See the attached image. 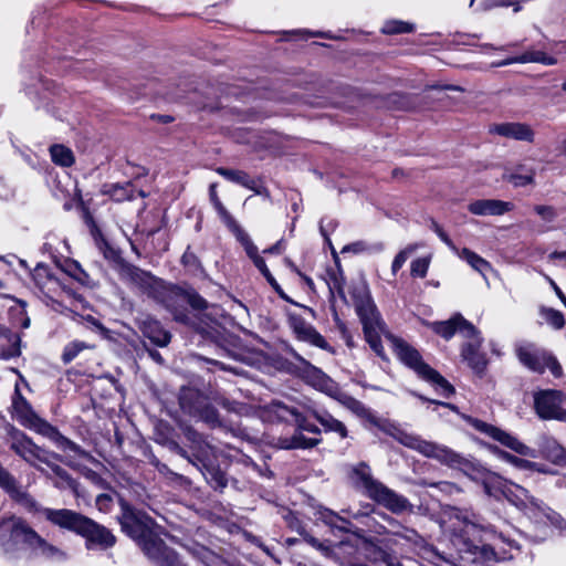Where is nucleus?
<instances>
[{"mask_svg":"<svg viewBox=\"0 0 566 566\" xmlns=\"http://www.w3.org/2000/svg\"><path fill=\"white\" fill-rule=\"evenodd\" d=\"M0 488L29 513L42 514L51 524L84 537L87 548L96 545L106 549L114 546L116 542L109 530L81 513L67 509L55 510L42 506L1 463Z\"/></svg>","mask_w":566,"mask_h":566,"instance_id":"obj_1","label":"nucleus"},{"mask_svg":"<svg viewBox=\"0 0 566 566\" xmlns=\"http://www.w3.org/2000/svg\"><path fill=\"white\" fill-rule=\"evenodd\" d=\"M452 461L449 467L460 470L470 480L480 484L488 496L495 500L507 499L516 506L524 509L526 514L536 522L547 520L555 523L557 521V514L542 501L531 495L526 489L509 483L499 474L485 469L481 463L464 458L460 453L455 452Z\"/></svg>","mask_w":566,"mask_h":566,"instance_id":"obj_2","label":"nucleus"},{"mask_svg":"<svg viewBox=\"0 0 566 566\" xmlns=\"http://www.w3.org/2000/svg\"><path fill=\"white\" fill-rule=\"evenodd\" d=\"M448 530L452 533V542L458 549L455 555L450 554L446 558L451 565L478 566L481 559L495 558V552L490 545L478 546L471 542V537H480L481 541L502 538L491 525H483L475 514L452 509Z\"/></svg>","mask_w":566,"mask_h":566,"instance_id":"obj_3","label":"nucleus"},{"mask_svg":"<svg viewBox=\"0 0 566 566\" xmlns=\"http://www.w3.org/2000/svg\"><path fill=\"white\" fill-rule=\"evenodd\" d=\"M122 530L133 538L147 558L156 566H187L178 553L166 545L157 531V524L145 512L120 501Z\"/></svg>","mask_w":566,"mask_h":566,"instance_id":"obj_4","label":"nucleus"},{"mask_svg":"<svg viewBox=\"0 0 566 566\" xmlns=\"http://www.w3.org/2000/svg\"><path fill=\"white\" fill-rule=\"evenodd\" d=\"M0 541L21 543L30 553L51 562H64L67 554L61 547L40 535L24 518L17 515L0 517Z\"/></svg>","mask_w":566,"mask_h":566,"instance_id":"obj_5","label":"nucleus"},{"mask_svg":"<svg viewBox=\"0 0 566 566\" xmlns=\"http://www.w3.org/2000/svg\"><path fill=\"white\" fill-rule=\"evenodd\" d=\"M94 240L97 249L104 255V258L109 261L114 269L117 271L119 277L136 287H138L143 293L144 291H149L156 296H160L164 287L157 282V277L151 275L149 272H146L128 262H126L122 255L120 251L114 248L102 234L98 229L93 231Z\"/></svg>","mask_w":566,"mask_h":566,"instance_id":"obj_6","label":"nucleus"},{"mask_svg":"<svg viewBox=\"0 0 566 566\" xmlns=\"http://www.w3.org/2000/svg\"><path fill=\"white\" fill-rule=\"evenodd\" d=\"M352 296L356 313L363 325L366 342L377 356L381 359H386L385 349L380 339V335L385 333V323L370 297L367 286L365 284L355 286Z\"/></svg>","mask_w":566,"mask_h":566,"instance_id":"obj_7","label":"nucleus"},{"mask_svg":"<svg viewBox=\"0 0 566 566\" xmlns=\"http://www.w3.org/2000/svg\"><path fill=\"white\" fill-rule=\"evenodd\" d=\"M398 359L412 369L418 377L436 386L437 391L444 398L454 394L453 386L436 369L423 361L420 353L406 340L391 334H386Z\"/></svg>","mask_w":566,"mask_h":566,"instance_id":"obj_8","label":"nucleus"},{"mask_svg":"<svg viewBox=\"0 0 566 566\" xmlns=\"http://www.w3.org/2000/svg\"><path fill=\"white\" fill-rule=\"evenodd\" d=\"M13 417L20 422L21 426L33 430L34 432L53 441L57 447L69 449L73 452H80V446L63 436L59 429L41 418L29 403V401L15 388L14 397L12 399Z\"/></svg>","mask_w":566,"mask_h":566,"instance_id":"obj_9","label":"nucleus"},{"mask_svg":"<svg viewBox=\"0 0 566 566\" xmlns=\"http://www.w3.org/2000/svg\"><path fill=\"white\" fill-rule=\"evenodd\" d=\"M353 472L363 486L365 494L379 505L384 506L394 514H400L403 512H411L412 504L407 497L398 494L394 490L386 486L380 481L374 479L371 475L370 468L367 463L360 462L354 469Z\"/></svg>","mask_w":566,"mask_h":566,"instance_id":"obj_10","label":"nucleus"},{"mask_svg":"<svg viewBox=\"0 0 566 566\" xmlns=\"http://www.w3.org/2000/svg\"><path fill=\"white\" fill-rule=\"evenodd\" d=\"M3 428L6 430V441L10 449L28 464L50 478L48 472L40 465V462H48V450L38 446L13 424L4 422Z\"/></svg>","mask_w":566,"mask_h":566,"instance_id":"obj_11","label":"nucleus"},{"mask_svg":"<svg viewBox=\"0 0 566 566\" xmlns=\"http://www.w3.org/2000/svg\"><path fill=\"white\" fill-rule=\"evenodd\" d=\"M313 374V385L335 398L340 405L350 410L359 418H364L376 427H380V419L361 401L353 396L340 391L336 384L322 370L311 366Z\"/></svg>","mask_w":566,"mask_h":566,"instance_id":"obj_12","label":"nucleus"},{"mask_svg":"<svg viewBox=\"0 0 566 566\" xmlns=\"http://www.w3.org/2000/svg\"><path fill=\"white\" fill-rule=\"evenodd\" d=\"M379 428L388 432L391 437H394V439H396L402 446L416 450L427 458L436 459L440 463L448 467L450 465L451 462H453L452 460L455 454V451L451 450L446 446H440L434 442L423 440L419 436L408 433L397 428H392V430H389L385 428L381 423Z\"/></svg>","mask_w":566,"mask_h":566,"instance_id":"obj_13","label":"nucleus"},{"mask_svg":"<svg viewBox=\"0 0 566 566\" xmlns=\"http://www.w3.org/2000/svg\"><path fill=\"white\" fill-rule=\"evenodd\" d=\"M379 428L388 432L391 437H394V439H396L402 446L416 450L427 458L436 459L440 463L448 467L450 465L451 462H453L452 460L455 454V451L451 450L446 446H440L434 442L423 440L419 436L408 433L397 428H392V430H389L385 428L381 423Z\"/></svg>","mask_w":566,"mask_h":566,"instance_id":"obj_14","label":"nucleus"},{"mask_svg":"<svg viewBox=\"0 0 566 566\" xmlns=\"http://www.w3.org/2000/svg\"><path fill=\"white\" fill-rule=\"evenodd\" d=\"M518 360L532 371L543 374L548 369L555 378L563 376V368L551 353L535 348L533 345L516 348Z\"/></svg>","mask_w":566,"mask_h":566,"instance_id":"obj_15","label":"nucleus"},{"mask_svg":"<svg viewBox=\"0 0 566 566\" xmlns=\"http://www.w3.org/2000/svg\"><path fill=\"white\" fill-rule=\"evenodd\" d=\"M565 395L560 390L546 389L534 395V407L543 420L566 422V409L562 408Z\"/></svg>","mask_w":566,"mask_h":566,"instance_id":"obj_16","label":"nucleus"},{"mask_svg":"<svg viewBox=\"0 0 566 566\" xmlns=\"http://www.w3.org/2000/svg\"><path fill=\"white\" fill-rule=\"evenodd\" d=\"M157 282H159L165 290L160 293V296H156L149 291H144V293L158 303L164 304L167 308L172 310L179 300L186 301L195 310L201 311L208 307L207 301L196 291H185L176 285L167 284L160 279H157Z\"/></svg>","mask_w":566,"mask_h":566,"instance_id":"obj_17","label":"nucleus"},{"mask_svg":"<svg viewBox=\"0 0 566 566\" xmlns=\"http://www.w3.org/2000/svg\"><path fill=\"white\" fill-rule=\"evenodd\" d=\"M296 423V430L290 437H279L275 441V446L280 449L291 450V449H311L317 446L321 442L318 438H306L303 432H311L314 434H319L321 429L311 423L301 413L296 417L294 421Z\"/></svg>","mask_w":566,"mask_h":566,"instance_id":"obj_18","label":"nucleus"},{"mask_svg":"<svg viewBox=\"0 0 566 566\" xmlns=\"http://www.w3.org/2000/svg\"><path fill=\"white\" fill-rule=\"evenodd\" d=\"M472 426L480 432L488 434L492 439L499 441L504 447L513 450L514 452L521 455L531 458L535 457V451L533 449L518 441L517 438L513 437L509 432L501 430L500 428H496L492 424H489L478 419L472 421Z\"/></svg>","mask_w":566,"mask_h":566,"instance_id":"obj_19","label":"nucleus"},{"mask_svg":"<svg viewBox=\"0 0 566 566\" xmlns=\"http://www.w3.org/2000/svg\"><path fill=\"white\" fill-rule=\"evenodd\" d=\"M469 340L462 345L461 357L468 366L480 377L484 375L488 367V359L481 352L483 338L476 329V335L467 337Z\"/></svg>","mask_w":566,"mask_h":566,"instance_id":"obj_20","label":"nucleus"},{"mask_svg":"<svg viewBox=\"0 0 566 566\" xmlns=\"http://www.w3.org/2000/svg\"><path fill=\"white\" fill-rule=\"evenodd\" d=\"M430 327L446 340L451 339L455 333L463 337L476 335V327L460 314L453 315L448 321L433 322L430 324Z\"/></svg>","mask_w":566,"mask_h":566,"instance_id":"obj_21","label":"nucleus"},{"mask_svg":"<svg viewBox=\"0 0 566 566\" xmlns=\"http://www.w3.org/2000/svg\"><path fill=\"white\" fill-rule=\"evenodd\" d=\"M490 133L527 143H533L535 136L532 127L524 123L494 124L490 127Z\"/></svg>","mask_w":566,"mask_h":566,"instance_id":"obj_22","label":"nucleus"},{"mask_svg":"<svg viewBox=\"0 0 566 566\" xmlns=\"http://www.w3.org/2000/svg\"><path fill=\"white\" fill-rule=\"evenodd\" d=\"M512 209V203L496 199H479L468 205L474 216H502Z\"/></svg>","mask_w":566,"mask_h":566,"instance_id":"obj_23","label":"nucleus"},{"mask_svg":"<svg viewBox=\"0 0 566 566\" xmlns=\"http://www.w3.org/2000/svg\"><path fill=\"white\" fill-rule=\"evenodd\" d=\"M140 329L144 336L157 346L165 347L170 343V333L164 329L160 323L153 317H145L140 322Z\"/></svg>","mask_w":566,"mask_h":566,"instance_id":"obj_24","label":"nucleus"},{"mask_svg":"<svg viewBox=\"0 0 566 566\" xmlns=\"http://www.w3.org/2000/svg\"><path fill=\"white\" fill-rule=\"evenodd\" d=\"M207 398L197 389L182 387L179 394V406L185 413L195 416Z\"/></svg>","mask_w":566,"mask_h":566,"instance_id":"obj_25","label":"nucleus"},{"mask_svg":"<svg viewBox=\"0 0 566 566\" xmlns=\"http://www.w3.org/2000/svg\"><path fill=\"white\" fill-rule=\"evenodd\" d=\"M538 447L542 454L555 464H563L566 461V450L554 438L543 436L539 438Z\"/></svg>","mask_w":566,"mask_h":566,"instance_id":"obj_26","label":"nucleus"},{"mask_svg":"<svg viewBox=\"0 0 566 566\" xmlns=\"http://www.w3.org/2000/svg\"><path fill=\"white\" fill-rule=\"evenodd\" d=\"M310 413L314 419H316L322 424L325 432H335L342 439L347 437L348 431L346 426L342 421L334 418L328 411L321 409H311Z\"/></svg>","mask_w":566,"mask_h":566,"instance_id":"obj_27","label":"nucleus"},{"mask_svg":"<svg viewBox=\"0 0 566 566\" xmlns=\"http://www.w3.org/2000/svg\"><path fill=\"white\" fill-rule=\"evenodd\" d=\"M535 174L534 167L518 165L512 171H506L503 178L514 187H525L535 184Z\"/></svg>","mask_w":566,"mask_h":566,"instance_id":"obj_28","label":"nucleus"},{"mask_svg":"<svg viewBox=\"0 0 566 566\" xmlns=\"http://www.w3.org/2000/svg\"><path fill=\"white\" fill-rule=\"evenodd\" d=\"M514 63H521V64L541 63L544 65H554V64H556V59L547 55L543 51H534L533 50V51H526L523 54H521L520 56L509 57L502 62H499L495 65L504 66V65H510V64H514Z\"/></svg>","mask_w":566,"mask_h":566,"instance_id":"obj_29","label":"nucleus"},{"mask_svg":"<svg viewBox=\"0 0 566 566\" xmlns=\"http://www.w3.org/2000/svg\"><path fill=\"white\" fill-rule=\"evenodd\" d=\"M217 172L231 182L241 185L247 189L253 190L255 193H261L260 189L258 188V182L254 179H251L249 175L242 170L220 167L217 169Z\"/></svg>","mask_w":566,"mask_h":566,"instance_id":"obj_30","label":"nucleus"},{"mask_svg":"<svg viewBox=\"0 0 566 566\" xmlns=\"http://www.w3.org/2000/svg\"><path fill=\"white\" fill-rule=\"evenodd\" d=\"M46 460L48 462H40V465H46L55 476L61 479L70 489L75 490L77 485L76 481L67 473L66 470H64L56 463L57 461L61 460V455L59 453L48 450Z\"/></svg>","mask_w":566,"mask_h":566,"instance_id":"obj_31","label":"nucleus"},{"mask_svg":"<svg viewBox=\"0 0 566 566\" xmlns=\"http://www.w3.org/2000/svg\"><path fill=\"white\" fill-rule=\"evenodd\" d=\"M103 195L109 196L115 201L133 200L135 199L133 185L127 182L125 185L105 184L101 189Z\"/></svg>","mask_w":566,"mask_h":566,"instance_id":"obj_32","label":"nucleus"},{"mask_svg":"<svg viewBox=\"0 0 566 566\" xmlns=\"http://www.w3.org/2000/svg\"><path fill=\"white\" fill-rule=\"evenodd\" d=\"M49 150L52 161L57 166L71 167L75 161L73 151L64 145H52Z\"/></svg>","mask_w":566,"mask_h":566,"instance_id":"obj_33","label":"nucleus"},{"mask_svg":"<svg viewBox=\"0 0 566 566\" xmlns=\"http://www.w3.org/2000/svg\"><path fill=\"white\" fill-rule=\"evenodd\" d=\"M32 277L36 286L44 291L45 289L50 292L53 285L57 284V280L50 273L46 265L39 264L32 272Z\"/></svg>","mask_w":566,"mask_h":566,"instance_id":"obj_34","label":"nucleus"},{"mask_svg":"<svg viewBox=\"0 0 566 566\" xmlns=\"http://www.w3.org/2000/svg\"><path fill=\"white\" fill-rule=\"evenodd\" d=\"M461 259L465 260L475 271H478L483 276L491 270V264L478 255L475 252L469 250L468 248H463L455 252Z\"/></svg>","mask_w":566,"mask_h":566,"instance_id":"obj_35","label":"nucleus"},{"mask_svg":"<svg viewBox=\"0 0 566 566\" xmlns=\"http://www.w3.org/2000/svg\"><path fill=\"white\" fill-rule=\"evenodd\" d=\"M390 521L394 526V528L391 531H387L386 527L379 526V527H374V532H376L378 534L390 533L394 536L402 538L407 542L417 543L419 535L415 530L398 525V523L394 520H390Z\"/></svg>","mask_w":566,"mask_h":566,"instance_id":"obj_36","label":"nucleus"},{"mask_svg":"<svg viewBox=\"0 0 566 566\" xmlns=\"http://www.w3.org/2000/svg\"><path fill=\"white\" fill-rule=\"evenodd\" d=\"M193 417L199 418L210 428H218L222 426L218 410L212 405H210L208 400L202 403L198 410V413H196Z\"/></svg>","mask_w":566,"mask_h":566,"instance_id":"obj_37","label":"nucleus"},{"mask_svg":"<svg viewBox=\"0 0 566 566\" xmlns=\"http://www.w3.org/2000/svg\"><path fill=\"white\" fill-rule=\"evenodd\" d=\"M90 348H93V346L85 342H81V340L70 342L69 344L65 345L62 356H61V359H62L63 364L67 365L71 361H73L80 355L81 352H83L84 349H90Z\"/></svg>","mask_w":566,"mask_h":566,"instance_id":"obj_38","label":"nucleus"},{"mask_svg":"<svg viewBox=\"0 0 566 566\" xmlns=\"http://www.w3.org/2000/svg\"><path fill=\"white\" fill-rule=\"evenodd\" d=\"M539 314L546 321V323L555 329H560L564 327L565 319L562 312L552 307L543 306L539 308Z\"/></svg>","mask_w":566,"mask_h":566,"instance_id":"obj_39","label":"nucleus"},{"mask_svg":"<svg viewBox=\"0 0 566 566\" xmlns=\"http://www.w3.org/2000/svg\"><path fill=\"white\" fill-rule=\"evenodd\" d=\"M381 31L386 34L411 33L415 31V25L401 20H389L385 22Z\"/></svg>","mask_w":566,"mask_h":566,"instance_id":"obj_40","label":"nucleus"},{"mask_svg":"<svg viewBox=\"0 0 566 566\" xmlns=\"http://www.w3.org/2000/svg\"><path fill=\"white\" fill-rule=\"evenodd\" d=\"M64 271L77 282L85 284L88 281V274L82 269L78 262L70 261L65 263Z\"/></svg>","mask_w":566,"mask_h":566,"instance_id":"obj_41","label":"nucleus"},{"mask_svg":"<svg viewBox=\"0 0 566 566\" xmlns=\"http://www.w3.org/2000/svg\"><path fill=\"white\" fill-rule=\"evenodd\" d=\"M272 409L274 415L283 421H290V420H296V417L300 415V412L294 409L285 406L282 402H274L272 405Z\"/></svg>","mask_w":566,"mask_h":566,"instance_id":"obj_42","label":"nucleus"},{"mask_svg":"<svg viewBox=\"0 0 566 566\" xmlns=\"http://www.w3.org/2000/svg\"><path fill=\"white\" fill-rule=\"evenodd\" d=\"M384 250L382 243H375L373 245H368L364 241L353 242L343 248V252H353V253H361L366 251L380 252Z\"/></svg>","mask_w":566,"mask_h":566,"instance_id":"obj_43","label":"nucleus"},{"mask_svg":"<svg viewBox=\"0 0 566 566\" xmlns=\"http://www.w3.org/2000/svg\"><path fill=\"white\" fill-rule=\"evenodd\" d=\"M417 249V245H408L403 250H401L394 259L391 264V271L394 274H396L405 264L407 259L410 256L411 253H413Z\"/></svg>","mask_w":566,"mask_h":566,"instance_id":"obj_44","label":"nucleus"},{"mask_svg":"<svg viewBox=\"0 0 566 566\" xmlns=\"http://www.w3.org/2000/svg\"><path fill=\"white\" fill-rule=\"evenodd\" d=\"M429 259L419 258L411 262L410 273L415 277H424L429 269Z\"/></svg>","mask_w":566,"mask_h":566,"instance_id":"obj_45","label":"nucleus"},{"mask_svg":"<svg viewBox=\"0 0 566 566\" xmlns=\"http://www.w3.org/2000/svg\"><path fill=\"white\" fill-rule=\"evenodd\" d=\"M421 485L438 489L439 491L450 494V495L461 492L460 488H458L454 483H451L448 481H440V482L422 481Z\"/></svg>","mask_w":566,"mask_h":566,"instance_id":"obj_46","label":"nucleus"},{"mask_svg":"<svg viewBox=\"0 0 566 566\" xmlns=\"http://www.w3.org/2000/svg\"><path fill=\"white\" fill-rule=\"evenodd\" d=\"M429 228L446 243L454 253L459 252V249L454 245L452 240L449 238L443 228L433 219L430 220Z\"/></svg>","mask_w":566,"mask_h":566,"instance_id":"obj_47","label":"nucleus"},{"mask_svg":"<svg viewBox=\"0 0 566 566\" xmlns=\"http://www.w3.org/2000/svg\"><path fill=\"white\" fill-rule=\"evenodd\" d=\"M338 520H339V516L332 511H326L323 514V521L331 527L337 528L342 532L356 534L355 530H350L347 526H338V524H337Z\"/></svg>","mask_w":566,"mask_h":566,"instance_id":"obj_48","label":"nucleus"},{"mask_svg":"<svg viewBox=\"0 0 566 566\" xmlns=\"http://www.w3.org/2000/svg\"><path fill=\"white\" fill-rule=\"evenodd\" d=\"M293 329L298 339L304 340L307 337V334L312 333L314 327L303 319H294Z\"/></svg>","mask_w":566,"mask_h":566,"instance_id":"obj_49","label":"nucleus"},{"mask_svg":"<svg viewBox=\"0 0 566 566\" xmlns=\"http://www.w3.org/2000/svg\"><path fill=\"white\" fill-rule=\"evenodd\" d=\"M298 533L303 536V539L312 547L323 552L324 554H327L329 552V548L326 544L319 542L317 538L307 533L304 528L300 530Z\"/></svg>","mask_w":566,"mask_h":566,"instance_id":"obj_50","label":"nucleus"},{"mask_svg":"<svg viewBox=\"0 0 566 566\" xmlns=\"http://www.w3.org/2000/svg\"><path fill=\"white\" fill-rule=\"evenodd\" d=\"M209 473L211 475L210 481L216 489H223L227 486L228 481L222 471L219 469H212Z\"/></svg>","mask_w":566,"mask_h":566,"instance_id":"obj_51","label":"nucleus"},{"mask_svg":"<svg viewBox=\"0 0 566 566\" xmlns=\"http://www.w3.org/2000/svg\"><path fill=\"white\" fill-rule=\"evenodd\" d=\"M304 342H307L323 349L328 348L327 342L315 328L312 331V333L307 334V337L304 339Z\"/></svg>","mask_w":566,"mask_h":566,"instance_id":"obj_52","label":"nucleus"},{"mask_svg":"<svg viewBox=\"0 0 566 566\" xmlns=\"http://www.w3.org/2000/svg\"><path fill=\"white\" fill-rule=\"evenodd\" d=\"M238 239V241L241 242L242 245H245L249 241H251L248 233L239 226V223L234 220L232 224H229L227 227Z\"/></svg>","mask_w":566,"mask_h":566,"instance_id":"obj_53","label":"nucleus"},{"mask_svg":"<svg viewBox=\"0 0 566 566\" xmlns=\"http://www.w3.org/2000/svg\"><path fill=\"white\" fill-rule=\"evenodd\" d=\"M212 206L214 207L220 219L227 227L233 223L235 219L230 214V212L226 209L221 201H217L212 203Z\"/></svg>","mask_w":566,"mask_h":566,"instance_id":"obj_54","label":"nucleus"},{"mask_svg":"<svg viewBox=\"0 0 566 566\" xmlns=\"http://www.w3.org/2000/svg\"><path fill=\"white\" fill-rule=\"evenodd\" d=\"M534 210L538 216H541L543 220L547 222H552L556 217L555 209L551 206H535Z\"/></svg>","mask_w":566,"mask_h":566,"instance_id":"obj_55","label":"nucleus"},{"mask_svg":"<svg viewBox=\"0 0 566 566\" xmlns=\"http://www.w3.org/2000/svg\"><path fill=\"white\" fill-rule=\"evenodd\" d=\"M501 457L517 468H528V467L533 465L532 462H530L527 460L520 459V458L512 455L504 451L501 452Z\"/></svg>","mask_w":566,"mask_h":566,"instance_id":"obj_56","label":"nucleus"},{"mask_svg":"<svg viewBox=\"0 0 566 566\" xmlns=\"http://www.w3.org/2000/svg\"><path fill=\"white\" fill-rule=\"evenodd\" d=\"M352 517L354 520L361 521V523H364L370 530L373 528L371 523L375 522V518L369 515V512L357 511V512L352 513Z\"/></svg>","mask_w":566,"mask_h":566,"instance_id":"obj_57","label":"nucleus"},{"mask_svg":"<svg viewBox=\"0 0 566 566\" xmlns=\"http://www.w3.org/2000/svg\"><path fill=\"white\" fill-rule=\"evenodd\" d=\"M411 395L419 398L420 400L422 401H427V402H430V403H433V405H437V406H442V407H447V408H450L452 409L453 411L457 410V407L452 403H449V402H442V401H438V400H433V399H429L420 394H417L415 391H411Z\"/></svg>","mask_w":566,"mask_h":566,"instance_id":"obj_58","label":"nucleus"},{"mask_svg":"<svg viewBox=\"0 0 566 566\" xmlns=\"http://www.w3.org/2000/svg\"><path fill=\"white\" fill-rule=\"evenodd\" d=\"M253 263L256 266V269L263 274V276H270L271 272L268 269V266L265 264V261H264V259L262 256L254 258Z\"/></svg>","mask_w":566,"mask_h":566,"instance_id":"obj_59","label":"nucleus"},{"mask_svg":"<svg viewBox=\"0 0 566 566\" xmlns=\"http://www.w3.org/2000/svg\"><path fill=\"white\" fill-rule=\"evenodd\" d=\"M243 247H244L247 254L249 255V258L252 259V261H254V258H260V255L258 253V248L254 245V243L252 241H249Z\"/></svg>","mask_w":566,"mask_h":566,"instance_id":"obj_60","label":"nucleus"},{"mask_svg":"<svg viewBox=\"0 0 566 566\" xmlns=\"http://www.w3.org/2000/svg\"><path fill=\"white\" fill-rule=\"evenodd\" d=\"M266 281L271 284V286L283 297L284 300H287V296L283 293L281 286L277 284L274 276L270 273V276H264Z\"/></svg>","mask_w":566,"mask_h":566,"instance_id":"obj_61","label":"nucleus"},{"mask_svg":"<svg viewBox=\"0 0 566 566\" xmlns=\"http://www.w3.org/2000/svg\"><path fill=\"white\" fill-rule=\"evenodd\" d=\"M181 261L185 265H191V264H195L197 262V258L196 255L190 252L189 250H187L182 258H181Z\"/></svg>","mask_w":566,"mask_h":566,"instance_id":"obj_62","label":"nucleus"},{"mask_svg":"<svg viewBox=\"0 0 566 566\" xmlns=\"http://www.w3.org/2000/svg\"><path fill=\"white\" fill-rule=\"evenodd\" d=\"M283 250V243L282 240L277 241L275 244L270 247L269 249L264 250V253L269 254H280Z\"/></svg>","mask_w":566,"mask_h":566,"instance_id":"obj_63","label":"nucleus"},{"mask_svg":"<svg viewBox=\"0 0 566 566\" xmlns=\"http://www.w3.org/2000/svg\"><path fill=\"white\" fill-rule=\"evenodd\" d=\"M185 434H186L187 439L192 442L200 441V434L191 428H187Z\"/></svg>","mask_w":566,"mask_h":566,"instance_id":"obj_64","label":"nucleus"}]
</instances>
